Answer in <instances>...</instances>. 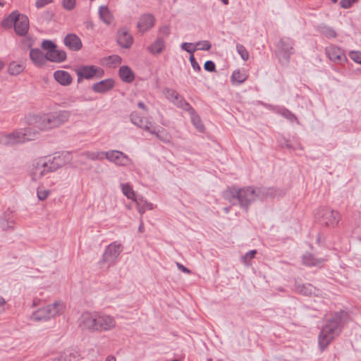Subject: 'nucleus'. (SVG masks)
Wrapping results in <instances>:
<instances>
[{
  "mask_svg": "<svg viewBox=\"0 0 361 361\" xmlns=\"http://www.w3.org/2000/svg\"><path fill=\"white\" fill-rule=\"evenodd\" d=\"M348 319V312L341 310L335 312L327 320L319 335V345L322 350H324L341 334L343 326Z\"/></svg>",
  "mask_w": 361,
  "mask_h": 361,
  "instance_id": "obj_1",
  "label": "nucleus"
},
{
  "mask_svg": "<svg viewBox=\"0 0 361 361\" xmlns=\"http://www.w3.org/2000/svg\"><path fill=\"white\" fill-rule=\"evenodd\" d=\"M71 116L67 110L50 112L43 115H35L30 118V125L32 126V131L47 130L58 128L66 123Z\"/></svg>",
  "mask_w": 361,
  "mask_h": 361,
  "instance_id": "obj_2",
  "label": "nucleus"
},
{
  "mask_svg": "<svg viewBox=\"0 0 361 361\" xmlns=\"http://www.w3.org/2000/svg\"><path fill=\"white\" fill-rule=\"evenodd\" d=\"M224 197L230 202L237 199L240 206L247 212L249 206L257 199H262L264 197L262 188L255 189L250 186L243 188L231 187L224 192Z\"/></svg>",
  "mask_w": 361,
  "mask_h": 361,
  "instance_id": "obj_3",
  "label": "nucleus"
},
{
  "mask_svg": "<svg viewBox=\"0 0 361 361\" xmlns=\"http://www.w3.org/2000/svg\"><path fill=\"white\" fill-rule=\"evenodd\" d=\"M65 164L63 159L60 156L53 158H42L33 164L31 176L33 180H37L49 173L56 171Z\"/></svg>",
  "mask_w": 361,
  "mask_h": 361,
  "instance_id": "obj_4",
  "label": "nucleus"
},
{
  "mask_svg": "<svg viewBox=\"0 0 361 361\" xmlns=\"http://www.w3.org/2000/svg\"><path fill=\"white\" fill-rule=\"evenodd\" d=\"M37 135V131H32L31 126L16 130L10 133H0V145L9 147L33 140Z\"/></svg>",
  "mask_w": 361,
  "mask_h": 361,
  "instance_id": "obj_5",
  "label": "nucleus"
},
{
  "mask_svg": "<svg viewBox=\"0 0 361 361\" xmlns=\"http://www.w3.org/2000/svg\"><path fill=\"white\" fill-rule=\"evenodd\" d=\"M2 26L5 28L14 27L16 33L21 37L25 36L29 30V18L25 14L20 13L18 11H13L2 21Z\"/></svg>",
  "mask_w": 361,
  "mask_h": 361,
  "instance_id": "obj_6",
  "label": "nucleus"
},
{
  "mask_svg": "<svg viewBox=\"0 0 361 361\" xmlns=\"http://www.w3.org/2000/svg\"><path fill=\"white\" fill-rule=\"evenodd\" d=\"M64 308L65 305L63 302L55 301L52 305H48L35 311L31 319L37 322L48 320L62 312Z\"/></svg>",
  "mask_w": 361,
  "mask_h": 361,
  "instance_id": "obj_7",
  "label": "nucleus"
},
{
  "mask_svg": "<svg viewBox=\"0 0 361 361\" xmlns=\"http://www.w3.org/2000/svg\"><path fill=\"white\" fill-rule=\"evenodd\" d=\"M295 41L290 37H283L276 44L277 53L280 60L281 58L286 63L290 61V56L295 52Z\"/></svg>",
  "mask_w": 361,
  "mask_h": 361,
  "instance_id": "obj_8",
  "label": "nucleus"
},
{
  "mask_svg": "<svg viewBox=\"0 0 361 361\" xmlns=\"http://www.w3.org/2000/svg\"><path fill=\"white\" fill-rule=\"evenodd\" d=\"M98 313L97 312H83L79 319V326L82 330L89 331H99Z\"/></svg>",
  "mask_w": 361,
  "mask_h": 361,
  "instance_id": "obj_9",
  "label": "nucleus"
},
{
  "mask_svg": "<svg viewBox=\"0 0 361 361\" xmlns=\"http://www.w3.org/2000/svg\"><path fill=\"white\" fill-rule=\"evenodd\" d=\"M78 77V82H80L82 79L90 80L97 76L101 78L103 75L104 71L95 66H82L75 70Z\"/></svg>",
  "mask_w": 361,
  "mask_h": 361,
  "instance_id": "obj_10",
  "label": "nucleus"
},
{
  "mask_svg": "<svg viewBox=\"0 0 361 361\" xmlns=\"http://www.w3.org/2000/svg\"><path fill=\"white\" fill-rule=\"evenodd\" d=\"M121 251L122 249L120 245L116 244V243H111L106 247L99 263L107 264L108 267L113 265L116 262V259L121 254Z\"/></svg>",
  "mask_w": 361,
  "mask_h": 361,
  "instance_id": "obj_11",
  "label": "nucleus"
},
{
  "mask_svg": "<svg viewBox=\"0 0 361 361\" xmlns=\"http://www.w3.org/2000/svg\"><path fill=\"white\" fill-rule=\"evenodd\" d=\"M163 92L165 97L178 107L181 108L183 110H192L190 104L187 102L176 90L166 87L164 89Z\"/></svg>",
  "mask_w": 361,
  "mask_h": 361,
  "instance_id": "obj_12",
  "label": "nucleus"
},
{
  "mask_svg": "<svg viewBox=\"0 0 361 361\" xmlns=\"http://www.w3.org/2000/svg\"><path fill=\"white\" fill-rule=\"evenodd\" d=\"M106 154V159L117 166H127L132 162L127 154L118 150H109Z\"/></svg>",
  "mask_w": 361,
  "mask_h": 361,
  "instance_id": "obj_13",
  "label": "nucleus"
},
{
  "mask_svg": "<svg viewBox=\"0 0 361 361\" xmlns=\"http://www.w3.org/2000/svg\"><path fill=\"white\" fill-rule=\"evenodd\" d=\"M325 51L329 59L334 63L343 64L347 61L344 51L335 45L328 46Z\"/></svg>",
  "mask_w": 361,
  "mask_h": 361,
  "instance_id": "obj_14",
  "label": "nucleus"
},
{
  "mask_svg": "<svg viewBox=\"0 0 361 361\" xmlns=\"http://www.w3.org/2000/svg\"><path fill=\"white\" fill-rule=\"evenodd\" d=\"M130 121L137 127L143 129L144 130L148 133H154L152 128L154 125L149 120L147 117H142L139 115L137 112L133 111L131 113L130 116Z\"/></svg>",
  "mask_w": 361,
  "mask_h": 361,
  "instance_id": "obj_15",
  "label": "nucleus"
},
{
  "mask_svg": "<svg viewBox=\"0 0 361 361\" xmlns=\"http://www.w3.org/2000/svg\"><path fill=\"white\" fill-rule=\"evenodd\" d=\"M322 221L326 226H335L341 219L338 212L331 210L329 208L322 209Z\"/></svg>",
  "mask_w": 361,
  "mask_h": 361,
  "instance_id": "obj_16",
  "label": "nucleus"
},
{
  "mask_svg": "<svg viewBox=\"0 0 361 361\" xmlns=\"http://www.w3.org/2000/svg\"><path fill=\"white\" fill-rule=\"evenodd\" d=\"M154 23V16L150 13H145L140 16L137 24V27L140 32L144 33L153 27Z\"/></svg>",
  "mask_w": 361,
  "mask_h": 361,
  "instance_id": "obj_17",
  "label": "nucleus"
},
{
  "mask_svg": "<svg viewBox=\"0 0 361 361\" xmlns=\"http://www.w3.org/2000/svg\"><path fill=\"white\" fill-rule=\"evenodd\" d=\"M117 43L123 48L128 49L133 43V37L126 28H121L117 32Z\"/></svg>",
  "mask_w": 361,
  "mask_h": 361,
  "instance_id": "obj_18",
  "label": "nucleus"
},
{
  "mask_svg": "<svg viewBox=\"0 0 361 361\" xmlns=\"http://www.w3.org/2000/svg\"><path fill=\"white\" fill-rule=\"evenodd\" d=\"M99 331H106L116 326V320L114 317L107 314H98Z\"/></svg>",
  "mask_w": 361,
  "mask_h": 361,
  "instance_id": "obj_19",
  "label": "nucleus"
},
{
  "mask_svg": "<svg viewBox=\"0 0 361 361\" xmlns=\"http://www.w3.org/2000/svg\"><path fill=\"white\" fill-rule=\"evenodd\" d=\"M114 87L113 79H105L93 84L92 89L94 92L104 93L111 90Z\"/></svg>",
  "mask_w": 361,
  "mask_h": 361,
  "instance_id": "obj_20",
  "label": "nucleus"
},
{
  "mask_svg": "<svg viewBox=\"0 0 361 361\" xmlns=\"http://www.w3.org/2000/svg\"><path fill=\"white\" fill-rule=\"evenodd\" d=\"M63 42L64 44L71 50L78 51L82 48V42L75 34H68Z\"/></svg>",
  "mask_w": 361,
  "mask_h": 361,
  "instance_id": "obj_21",
  "label": "nucleus"
},
{
  "mask_svg": "<svg viewBox=\"0 0 361 361\" xmlns=\"http://www.w3.org/2000/svg\"><path fill=\"white\" fill-rule=\"evenodd\" d=\"M30 57L32 61L38 66L45 64L46 61H48L47 59V54H44L39 49H31L30 51Z\"/></svg>",
  "mask_w": 361,
  "mask_h": 361,
  "instance_id": "obj_22",
  "label": "nucleus"
},
{
  "mask_svg": "<svg viewBox=\"0 0 361 361\" xmlns=\"http://www.w3.org/2000/svg\"><path fill=\"white\" fill-rule=\"evenodd\" d=\"M47 59L51 62L61 63L66 59V53L63 50H58L54 48L47 51Z\"/></svg>",
  "mask_w": 361,
  "mask_h": 361,
  "instance_id": "obj_23",
  "label": "nucleus"
},
{
  "mask_svg": "<svg viewBox=\"0 0 361 361\" xmlns=\"http://www.w3.org/2000/svg\"><path fill=\"white\" fill-rule=\"evenodd\" d=\"M54 79L61 85L68 86L72 82V77L70 73L65 71H56L54 73Z\"/></svg>",
  "mask_w": 361,
  "mask_h": 361,
  "instance_id": "obj_24",
  "label": "nucleus"
},
{
  "mask_svg": "<svg viewBox=\"0 0 361 361\" xmlns=\"http://www.w3.org/2000/svg\"><path fill=\"white\" fill-rule=\"evenodd\" d=\"M248 75L245 71L236 69L231 76V82L234 85H239L246 81Z\"/></svg>",
  "mask_w": 361,
  "mask_h": 361,
  "instance_id": "obj_25",
  "label": "nucleus"
},
{
  "mask_svg": "<svg viewBox=\"0 0 361 361\" xmlns=\"http://www.w3.org/2000/svg\"><path fill=\"white\" fill-rule=\"evenodd\" d=\"M118 74L122 81L130 83L135 79L133 71L128 66H122L120 67Z\"/></svg>",
  "mask_w": 361,
  "mask_h": 361,
  "instance_id": "obj_26",
  "label": "nucleus"
},
{
  "mask_svg": "<svg viewBox=\"0 0 361 361\" xmlns=\"http://www.w3.org/2000/svg\"><path fill=\"white\" fill-rule=\"evenodd\" d=\"M152 131H154V133H150V134L155 135L161 142L169 143L171 141V136L164 128H159L157 130L156 126H154Z\"/></svg>",
  "mask_w": 361,
  "mask_h": 361,
  "instance_id": "obj_27",
  "label": "nucleus"
},
{
  "mask_svg": "<svg viewBox=\"0 0 361 361\" xmlns=\"http://www.w3.org/2000/svg\"><path fill=\"white\" fill-rule=\"evenodd\" d=\"M297 291L305 296H311L315 293L316 288L310 283H297L295 286Z\"/></svg>",
  "mask_w": 361,
  "mask_h": 361,
  "instance_id": "obj_28",
  "label": "nucleus"
},
{
  "mask_svg": "<svg viewBox=\"0 0 361 361\" xmlns=\"http://www.w3.org/2000/svg\"><path fill=\"white\" fill-rule=\"evenodd\" d=\"M165 48V41L162 37H157L154 42L148 47L149 51L152 54H159Z\"/></svg>",
  "mask_w": 361,
  "mask_h": 361,
  "instance_id": "obj_29",
  "label": "nucleus"
},
{
  "mask_svg": "<svg viewBox=\"0 0 361 361\" xmlns=\"http://www.w3.org/2000/svg\"><path fill=\"white\" fill-rule=\"evenodd\" d=\"M63 361H79L81 358V354L79 351L74 349H68L62 353Z\"/></svg>",
  "mask_w": 361,
  "mask_h": 361,
  "instance_id": "obj_30",
  "label": "nucleus"
},
{
  "mask_svg": "<svg viewBox=\"0 0 361 361\" xmlns=\"http://www.w3.org/2000/svg\"><path fill=\"white\" fill-rule=\"evenodd\" d=\"M106 152L103 151H86L81 154L82 156L85 157L86 158L92 160V161H102L106 158Z\"/></svg>",
  "mask_w": 361,
  "mask_h": 361,
  "instance_id": "obj_31",
  "label": "nucleus"
},
{
  "mask_svg": "<svg viewBox=\"0 0 361 361\" xmlns=\"http://www.w3.org/2000/svg\"><path fill=\"white\" fill-rule=\"evenodd\" d=\"M99 15L101 20L106 24L109 25L112 21V15L107 6H102L99 8Z\"/></svg>",
  "mask_w": 361,
  "mask_h": 361,
  "instance_id": "obj_32",
  "label": "nucleus"
},
{
  "mask_svg": "<svg viewBox=\"0 0 361 361\" xmlns=\"http://www.w3.org/2000/svg\"><path fill=\"white\" fill-rule=\"evenodd\" d=\"M25 69V64L23 63L12 61L8 66V73L13 75H17L22 73Z\"/></svg>",
  "mask_w": 361,
  "mask_h": 361,
  "instance_id": "obj_33",
  "label": "nucleus"
},
{
  "mask_svg": "<svg viewBox=\"0 0 361 361\" xmlns=\"http://www.w3.org/2000/svg\"><path fill=\"white\" fill-rule=\"evenodd\" d=\"M324 261V259H316L310 253H306L302 256V262L305 265L312 267L316 266Z\"/></svg>",
  "mask_w": 361,
  "mask_h": 361,
  "instance_id": "obj_34",
  "label": "nucleus"
},
{
  "mask_svg": "<svg viewBox=\"0 0 361 361\" xmlns=\"http://www.w3.org/2000/svg\"><path fill=\"white\" fill-rule=\"evenodd\" d=\"M187 111H189L191 115V121L192 124L200 132H203L204 130V126L202 123L200 117L195 114V109L192 107V110Z\"/></svg>",
  "mask_w": 361,
  "mask_h": 361,
  "instance_id": "obj_35",
  "label": "nucleus"
},
{
  "mask_svg": "<svg viewBox=\"0 0 361 361\" xmlns=\"http://www.w3.org/2000/svg\"><path fill=\"white\" fill-rule=\"evenodd\" d=\"M121 186L122 188V192L126 197H128V199H130L135 202H137V200L135 197V192L133 190L132 187L129 184H128V183L123 184V183L121 185Z\"/></svg>",
  "mask_w": 361,
  "mask_h": 361,
  "instance_id": "obj_36",
  "label": "nucleus"
},
{
  "mask_svg": "<svg viewBox=\"0 0 361 361\" xmlns=\"http://www.w3.org/2000/svg\"><path fill=\"white\" fill-rule=\"evenodd\" d=\"M122 62V59L118 55H111L106 58V64L109 66H116Z\"/></svg>",
  "mask_w": 361,
  "mask_h": 361,
  "instance_id": "obj_37",
  "label": "nucleus"
},
{
  "mask_svg": "<svg viewBox=\"0 0 361 361\" xmlns=\"http://www.w3.org/2000/svg\"><path fill=\"white\" fill-rule=\"evenodd\" d=\"M212 44L208 40H203L197 42L195 44V49L196 50L208 51L211 49Z\"/></svg>",
  "mask_w": 361,
  "mask_h": 361,
  "instance_id": "obj_38",
  "label": "nucleus"
},
{
  "mask_svg": "<svg viewBox=\"0 0 361 361\" xmlns=\"http://www.w3.org/2000/svg\"><path fill=\"white\" fill-rule=\"evenodd\" d=\"M279 114L284 117L285 118L288 119L290 122L298 121V119L295 114H293L290 111H289L287 109H281L279 110Z\"/></svg>",
  "mask_w": 361,
  "mask_h": 361,
  "instance_id": "obj_39",
  "label": "nucleus"
},
{
  "mask_svg": "<svg viewBox=\"0 0 361 361\" xmlns=\"http://www.w3.org/2000/svg\"><path fill=\"white\" fill-rule=\"evenodd\" d=\"M236 50L238 53L240 55L243 61H246L249 59V52L247 51L246 48L243 44H237Z\"/></svg>",
  "mask_w": 361,
  "mask_h": 361,
  "instance_id": "obj_40",
  "label": "nucleus"
},
{
  "mask_svg": "<svg viewBox=\"0 0 361 361\" xmlns=\"http://www.w3.org/2000/svg\"><path fill=\"white\" fill-rule=\"evenodd\" d=\"M257 253L255 250H250L247 252L245 255H243L241 258L242 262L245 265H249L250 262L252 259H253Z\"/></svg>",
  "mask_w": 361,
  "mask_h": 361,
  "instance_id": "obj_41",
  "label": "nucleus"
},
{
  "mask_svg": "<svg viewBox=\"0 0 361 361\" xmlns=\"http://www.w3.org/2000/svg\"><path fill=\"white\" fill-rule=\"evenodd\" d=\"M42 48L44 50H47V51H49V50H52L54 48H56V45L52 41L45 39L42 43Z\"/></svg>",
  "mask_w": 361,
  "mask_h": 361,
  "instance_id": "obj_42",
  "label": "nucleus"
},
{
  "mask_svg": "<svg viewBox=\"0 0 361 361\" xmlns=\"http://www.w3.org/2000/svg\"><path fill=\"white\" fill-rule=\"evenodd\" d=\"M170 34V27L168 25L162 26L159 30V37H162L164 39Z\"/></svg>",
  "mask_w": 361,
  "mask_h": 361,
  "instance_id": "obj_43",
  "label": "nucleus"
},
{
  "mask_svg": "<svg viewBox=\"0 0 361 361\" xmlns=\"http://www.w3.org/2000/svg\"><path fill=\"white\" fill-rule=\"evenodd\" d=\"M350 58L357 63L361 64V53L352 51L349 53Z\"/></svg>",
  "mask_w": 361,
  "mask_h": 361,
  "instance_id": "obj_44",
  "label": "nucleus"
},
{
  "mask_svg": "<svg viewBox=\"0 0 361 361\" xmlns=\"http://www.w3.org/2000/svg\"><path fill=\"white\" fill-rule=\"evenodd\" d=\"M37 193V197L39 200H44L49 195L50 190H40L39 188H38Z\"/></svg>",
  "mask_w": 361,
  "mask_h": 361,
  "instance_id": "obj_45",
  "label": "nucleus"
},
{
  "mask_svg": "<svg viewBox=\"0 0 361 361\" xmlns=\"http://www.w3.org/2000/svg\"><path fill=\"white\" fill-rule=\"evenodd\" d=\"M193 46V44L192 43H190V42H183L182 44H181V49L185 50V51L190 53V54H193L195 51V47L194 48H191V47Z\"/></svg>",
  "mask_w": 361,
  "mask_h": 361,
  "instance_id": "obj_46",
  "label": "nucleus"
},
{
  "mask_svg": "<svg viewBox=\"0 0 361 361\" xmlns=\"http://www.w3.org/2000/svg\"><path fill=\"white\" fill-rule=\"evenodd\" d=\"M204 68L208 72H214L216 71V65L212 61H207L204 63Z\"/></svg>",
  "mask_w": 361,
  "mask_h": 361,
  "instance_id": "obj_47",
  "label": "nucleus"
},
{
  "mask_svg": "<svg viewBox=\"0 0 361 361\" xmlns=\"http://www.w3.org/2000/svg\"><path fill=\"white\" fill-rule=\"evenodd\" d=\"M75 0H63V6L65 9L71 11L74 8Z\"/></svg>",
  "mask_w": 361,
  "mask_h": 361,
  "instance_id": "obj_48",
  "label": "nucleus"
},
{
  "mask_svg": "<svg viewBox=\"0 0 361 361\" xmlns=\"http://www.w3.org/2000/svg\"><path fill=\"white\" fill-rule=\"evenodd\" d=\"M322 32L324 35H326L328 37H336V32H335V30L329 27H324Z\"/></svg>",
  "mask_w": 361,
  "mask_h": 361,
  "instance_id": "obj_49",
  "label": "nucleus"
},
{
  "mask_svg": "<svg viewBox=\"0 0 361 361\" xmlns=\"http://www.w3.org/2000/svg\"><path fill=\"white\" fill-rule=\"evenodd\" d=\"M189 59H190L191 66H192V68L194 69V71H197V72L200 71H201L200 66L196 61L193 54H190Z\"/></svg>",
  "mask_w": 361,
  "mask_h": 361,
  "instance_id": "obj_50",
  "label": "nucleus"
},
{
  "mask_svg": "<svg viewBox=\"0 0 361 361\" xmlns=\"http://www.w3.org/2000/svg\"><path fill=\"white\" fill-rule=\"evenodd\" d=\"M357 0H341L340 5L343 8H350L354 3L357 2Z\"/></svg>",
  "mask_w": 361,
  "mask_h": 361,
  "instance_id": "obj_51",
  "label": "nucleus"
},
{
  "mask_svg": "<svg viewBox=\"0 0 361 361\" xmlns=\"http://www.w3.org/2000/svg\"><path fill=\"white\" fill-rule=\"evenodd\" d=\"M53 2V0H37L35 3V6L38 8H42L44 7L46 5H48Z\"/></svg>",
  "mask_w": 361,
  "mask_h": 361,
  "instance_id": "obj_52",
  "label": "nucleus"
},
{
  "mask_svg": "<svg viewBox=\"0 0 361 361\" xmlns=\"http://www.w3.org/2000/svg\"><path fill=\"white\" fill-rule=\"evenodd\" d=\"M7 309V302L4 298L0 296V314L4 313Z\"/></svg>",
  "mask_w": 361,
  "mask_h": 361,
  "instance_id": "obj_53",
  "label": "nucleus"
},
{
  "mask_svg": "<svg viewBox=\"0 0 361 361\" xmlns=\"http://www.w3.org/2000/svg\"><path fill=\"white\" fill-rule=\"evenodd\" d=\"M285 147H286L287 149H293V150H295V149H298H298H302V147H301V145H300V144L298 143V144L296 145V146H293V145L290 143V142L289 140H286V141L285 142Z\"/></svg>",
  "mask_w": 361,
  "mask_h": 361,
  "instance_id": "obj_54",
  "label": "nucleus"
},
{
  "mask_svg": "<svg viewBox=\"0 0 361 361\" xmlns=\"http://www.w3.org/2000/svg\"><path fill=\"white\" fill-rule=\"evenodd\" d=\"M176 265H177V267L178 268V269L180 271H181L182 272L188 274L191 273V271L188 268L183 266L182 264L177 262Z\"/></svg>",
  "mask_w": 361,
  "mask_h": 361,
  "instance_id": "obj_55",
  "label": "nucleus"
},
{
  "mask_svg": "<svg viewBox=\"0 0 361 361\" xmlns=\"http://www.w3.org/2000/svg\"><path fill=\"white\" fill-rule=\"evenodd\" d=\"M137 210L139 212V213H140L141 214H142L143 213H145V210H146V208L145 207V206H137Z\"/></svg>",
  "mask_w": 361,
  "mask_h": 361,
  "instance_id": "obj_56",
  "label": "nucleus"
},
{
  "mask_svg": "<svg viewBox=\"0 0 361 361\" xmlns=\"http://www.w3.org/2000/svg\"><path fill=\"white\" fill-rule=\"evenodd\" d=\"M137 106L139 108L143 109V110H147V106H145V104L142 102H139L138 104H137Z\"/></svg>",
  "mask_w": 361,
  "mask_h": 361,
  "instance_id": "obj_57",
  "label": "nucleus"
},
{
  "mask_svg": "<svg viewBox=\"0 0 361 361\" xmlns=\"http://www.w3.org/2000/svg\"><path fill=\"white\" fill-rule=\"evenodd\" d=\"M145 207L147 209H153V204L150 202H145Z\"/></svg>",
  "mask_w": 361,
  "mask_h": 361,
  "instance_id": "obj_58",
  "label": "nucleus"
},
{
  "mask_svg": "<svg viewBox=\"0 0 361 361\" xmlns=\"http://www.w3.org/2000/svg\"><path fill=\"white\" fill-rule=\"evenodd\" d=\"M52 361H63V357L62 355V353L60 355H59L58 357L53 359Z\"/></svg>",
  "mask_w": 361,
  "mask_h": 361,
  "instance_id": "obj_59",
  "label": "nucleus"
},
{
  "mask_svg": "<svg viewBox=\"0 0 361 361\" xmlns=\"http://www.w3.org/2000/svg\"><path fill=\"white\" fill-rule=\"evenodd\" d=\"M138 231L140 233H142L144 231V225H143V222L142 221V220L140 221V224L139 226Z\"/></svg>",
  "mask_w": 361,
  "mask_h": 361,
  "instance_id": "obj_60",
  "label": "nucleus"
},
{
  "mask_svg": "<svg viewBox=\"0 0 361 361\" xmlns=\"http://www.w3.org/2000/svg\"><path fill=\"white\" fill-rule=\"evenodd\" d=\"M106 361H116V358L113 356H109L106 359Z\"/></svg>",
  "mask_w": 361,
  "mask_h": 361,
  "instance_id": "obj_61",
  "label": "nucleus"
},
{
  "mask_svg": "<svg viewBox=\"0 0 361 361\" xmlns=\"http://www.w3.org/2000/svg\"><path fill=\"white\" fill-rule=\"evenodd\" d=\"M223 209L226 214H228L231 210V207H224Z\"/></svg>",
  "mask_w": 361,
  "mask_h": 361,
  "instance_id": "obj_62",
  "label": "nucleus"
},
{
  "mask_svg": "<svg viewBox=\"0 0 361 361\" xmlns=\"http://www.w3.org/2000/svg\"><path fill=\"white\" fill-rule=\"evenodd\" d=\"M23 42V43H25V44H27V45H28L29 47H30V46H31V44L30 43V42H29V40H28V39H24Z\"/></svg>",
  "mask_w": 361,
  "mask_h": 361,
  "instance_id": "obj_63",
  "label": "nucleus"
},
{
  "mask_svg": "<svg viewBox=\"0 0 361 361\" xmlns=\"http://www.w3.org/2000/svg\"><path fill=\"white\" fill-rule=\"evenodd\" d=\"M224 5L228 4V0H221Z\"/></svg>",
  "mask_w": 361,
  "mask_h": 361,
  "instance_id": "obj_64",
  "label": "nucleus"
}]
</instances>
